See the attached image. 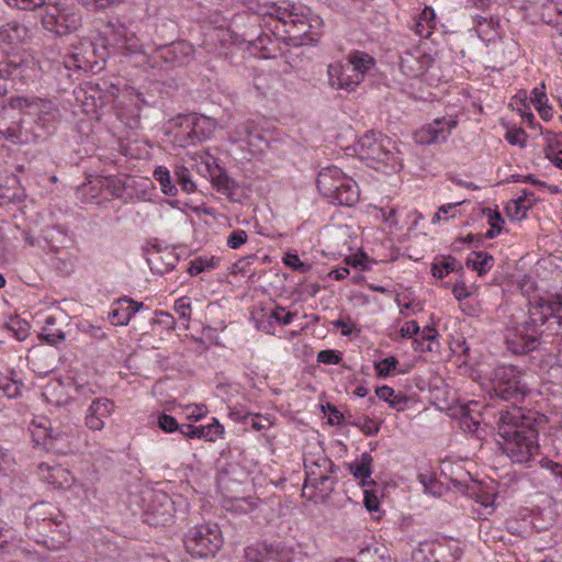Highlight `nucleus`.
<instances>
[{
	"instance_id": "obj_49",
	"label": "nucleus",
	"mask_w": 562,
	"mask_h": 562,
	"mask_svg": "<svg viewBox=\"0 0 562 562\" xmlns=\"http://www.w3.org/2000/svg\"><path fill=\"white\" fill-rule=\"evenodd\" d=\"M483 214L491 226V228L485 233V236L492 239L502 232L504 218L502 217L499 212L492 210L490 207L484 209Z\"/></svg>"
},
{
	"instance_id": "obj_11",
	"label": "nucleus",
	"mask_w": 562,
	"mask_h": 562,
	"mask_svg": "<svg viewBox=\"0 0 562 562\" xmlns=\"http://www.w3.org/2000/svg\"><path fill=\"white\" fill-rule=\"evenodd\" d=\"M224 542L220 526L204 522L191 527L183 539L186 551L195 558L214 557Z\"/></svg>"
},
{
	"instance_id": "obj_43",
	"label": "nucleus",
	"mask_w": 562,
	"mask_h": 562,
	"mask_svg": "<svg viewBox=\"0 0 562 562\" xmlns=\"http://www.w3.org/2000/svg\"><path fill=\"white\" fill-rule=\"evenodd\" d=\"M348 58L356 70L362 76V80L366 74H368L375 64L373 57L363 52H355L350 54Z\"/></svg>"
},
{
	"instance_id": "obj_7",
	"label": "nucleus",
	"mask_w": 562,
	"mask_h": 562,
	"mask_svg": "<svg viewBox=\"0 0 562 562\" xmlns=\"http://www.w3.org/2000/svg\"><path fill=\"white\" fill-rule=\"evenodd\" d=\"M316 182L318 192L329 203L352 206L359 201L357 182L336 166L323 168Z\"/></svg>"
},
{
	"instance_id": "obj_14",
	"label": "nucleus",
	"mask_w": 562,
	"mask_h": 562,
	"mask_svg": "<svg viewBox=\"0 0 562 562\" xmlns=\"http://www.w3.org/2000/svg\"><path fill=\"white\" fill-rule=\"evenodd\" d=\"M142 516L150 526H165L172 521L177 510L176 501L161 490H146L143 493Z\"/></svg>"
},
{
	"instance_id": "obj_26",
	"label": "nucleus",
	"mask_w": 562,
	"mask_h": 562,
	"mask_svg": "<svg viewBox=\"0 0 562 562\" xmlns=\"http://www.w3.org/2000/svg\"><path fill=\"white\" fill-rule=\"evenodd\" d=\"M30 431L33 441L37 446L53 448L55 442L63 439L59 432L53 434L50 422L44 416L33 419L30 425Z\"/></svg>"
},
{
	"instance_id": "obj_46",
	"label": "nucleus",
	"mask_w": 562,
	"mask_h": 562,
	"mask_svg": "<svg viewBox=\"0 0 562 562\" xmlns=\"http://www.w3.org/2000/svg\"><path fill=\"white\" fill-rule=\"evenodd\" d=\"M418 480L424 486V491L432 496H442L447 491V487L430 473H420Z\"/></svg>"
},
{
	"instance_id": "obj_27",
	"label": "nucleus",
	"mask_w": 562,
	"mask_h": 562,
	"mask_svg": "<svg viewBox=\"0 0 562 562\" xmlns=\"http://www.w3.org/2000/svg\"><path fill=\"white\" fill-rule=\"evenodd\" d=\"M143 306L142 302L128 299L119 300L111 306L108 318L114 326H125Z\"/></svg>"
},
{
	"instance_id": "obj_20",
	"label": "nucleus",
	"mask_w": 562,
	"mask_h": 562,
	"mask_svg": "<svg viewBox=\"0 0 562 562\" xmlns=\"http://www.w3.org/2000/svg\"><path fill=\"white\" fill-rule=\"evenodd\" d=\"M228 139L252 157L261 155L269 146L265 135L257 128H254L250 123H245L237 127L229 134Z\"/></svg>"
},
{
	"instance_id": "obj_4",
	"label": "nucleus",
	"mask_w": 562,
	"mask_h": 562,
	"mask_svg": "<svg viewBox=\"0 0 562 562\" xmlns=\"http://www.w3.org/2000/svg\"><path fill=\"white\" fill-rule=\"evenodd\" d=\"M533 418L517 405L501 413L498 434L504 453L515 463H526L539 452Z\"/></svg>"
},
{
	"instance_id": "obj_37",
	"label": "nucleus",
	"mask_w": 562,
	"mask_h": 562,
	"mask_svg": "<svg viewBox=\"0 0 562 562\" xmlns=\"http://www.w3.org/2000/svg\"><path fill=\"white\" fill-rule=\"evenodd\" d=\"M221 259L216 256H199L189 262L188 273L192 277L216 269Z\"/></svg>"
},
{
	"instance_id": "obj_3",
	"label": "nucleus",
	"mask_w": 562,
	"mask_h": 562,
	"mask_svg": "<svg viewBox=\"0 0 562 562\" xmlns=\"http://www.w3.org/2000/svg\"><path fill=\"white\" fill-rule=\"evenodd\" d=\"M106 36V42L113 48V52H121L128 63L140 68L158 67L161 60L182 65L188 63L194 53L193 46L187 42L161 46L151 53L149 47L144 49L139 46L135 33L120 22L109 23Z\"/></svg>"
},
{
	"instance_id": "obj_58",
	"label": "nucleus",
	"mask_w": 562,
	"mask_h": 562,
	"mask_svg": "<svg viewBox=\"0 0 562 562\" xmlns=\"http://www.w3.org/2000/svg\"><path fill=\"white\" fill-rule=\"evenodd\" d=\"M330 324L334 328L340 329L341 335L346 337L351 336L353 333H360V329L357 328L350 316L340 317Z\"/></svg>"
},
{
	"instance_id": "obj_52",
	"label": "nucleus",
	"mask_w": 562,
	"mask_h": 562,
	"mask_svg": "<svg viewBox=\"0 0 562 562\" xmlns=\"http://www.w3.org/2000/svg\"><path fill=\"white\" fill-rule=\"evenodd\" d=\"M463 203H464V200L454 202V203L442 204L438 209V212L432 216L431 223L437 224L442 220L448 221L450 218H456L460 214L459 207Z\"/></svg>"
},
{
	"instance_id": "obj_41",
	"label": "nucleus",
	"mask_w": 562,
	"mask_h": 562,
	"mask_svg": "<svg viewBox=\"0 0 562 562\" xmlns=\"http://www.w3.org/2000/svg\"><path fill=\"white\" fill-rule=\"evenodd\" d=\"M127 179L128 176L126 175L109 177L105 179L104 186L114 198L121 199L125 202L127 192Z\"/></svg>"
},
{
	"instance_id": "obj_2",
	"label": "nucleus",
	"mask_w": 562,
	"mask_h": 562,
	"mask_svg": "<svg viewBox=\"0 0 562 562\" xmlns=\"http://www.w3.org/2000/svg\"><path fill=\"white\" fill-rule=\"evenodd\" d=\"M529 305V321L507 331L508 348L514 353H526L536 349L540 338L554 336L552 342L562 352V291L530 297Z\"/></svg>"
},
{
	"instance_id": "obj_23",
	"label": "nucleus",
	"mask_w": 562,
	"mask_h": 562,
	"mask_svg": "<svg viewBox=\"0 0 562 562\" xmlns=\"http://www.w3.org/2000/svg\"><path fill=\"white\" fill-rule=\"evenodd\" d=\"M114 407V402L106 397H99L93 400L86 412V426L94 431L102 430L105 425L104 419L113 414Z\"/></svg>"
},
{
	"instance_id": "obj_53",
	"label": "nucleus",
	"mask_w": 562,
	"mask_h": 562,
	"mask_svg": "<svg viewBox=\"0 0 562 562\" xmlns=\"http://www.w3.org/2000/svg\"><path fill=\"white\" fill-rule=\"evenodd\" d=\"M398 366V361L395 357L390 356L374 362V370L378 378H389L392 375Z\"/></svg>"
},
{
	"instance_id": "obj_16",
	"label": "nucleus",
	"mask_w": 562,
	"mask_h": 562,
	"mask_svg": "<svg viewBox=\"0 0 562 562\" xmlns=\"http://www.w3.org/2000/svg\"><path fill=\"white\" fill-rule=\"evenodd\" d=\"M461 542L452 538H438L420 542L413 552L415 562H456L462 555Z\"/></svg>"
},
{
	"instance_id": "obj_48",
	"label": "nucleus",
	"mask_w": 562,
	"mask_h": 562,
	"mask_svg": "<svg viewBox=\"0 0 562 562\" xmlns=\"http://www.w3.org/2000/svg\"><path fill=\"white\" fill-rule=\"evenodd\" d=\"M422 338H417L413 341V348L418 352L431 351L430 345L426 346L425 341L432 342L437 340L438 331L432 325H427L422 329Z\"/></svg>"
},
{
	"instance_id": "obj_60",
	"label": "nucleus",
	"mask_w": 562,
	"mask_h": 562,
	"mask_svg": "<svg viewBox=\"0 0 562 562\" xmlns=\"http://www.w3.org/2000/svg\"><path fill=\"white\" fill-rule=\"evenodd\" d=\"M209 409L203 404H189L183 407V414L187 419L198 422L204 418Z\"/></svg>"
},
{
	"instance_id": "obj_62",
	"label": "nucleus",
	"mask_w": 562,
	"mask_h": 562,
	"mask_svg": "<svg viewBox=\"0 0 562 562\" xmlns=\"http://www.w3.org/2000/svg\"><path fill=\"white\" fill-rule=\"evenodd\" d=\"M452 293L456 300L462 303L475 293V288L473 285H467L462 280H459L452 285Z\"/></svg>"
},
{
	"instance_id": "obj_12",
	"label": "nucleus",
	"mask_w": 562,
	"mask_h": 562,
	"mask_svg": "<svg viewBox=\"0 0 562 562\" xmlns=\"http://www.w3.org/2000/svg\"><path fill=\"white\" fill-rule=\"evenodd\" d=\"M400 69L404 76L423 78L429 86L441 79V71L434 55L422 45L401 55Z\"/></svg>"
},
{
	"instance_id": "obj_36",
	"label": "nucleus",
	"mask_w": 562,
	"mask_h": 562,
	"mask_svg": "<svg viewBox=\"0 0 562 562\" xmlns=\"http://www.w3.org/2000/svg\"><path fill=\"white\" fill-rule=\"evenodd\" d=\"M375 396L387 403L389 406L396 411H404L407 404V397L389 385L378 386L375 389Z\"/></svg>"
},
{
	"instance_id": "obj_24",
	"label": "nucleus",
	"mask_w": 562,
	"mask_h": 562,
	"mask_svg": "<svg viewBox=\"0 0 562 562\" xmlns=\"http://www.w3.org/2000/svg\"><path fill=\"white\" fill-rule=\"evenodd\" d=\"M76 102L82 112L90 117L99 119L100 109L103 105L101 93L97 86L86 85L74 90Z\"/></svg>"
},
{
	"instance_id": "obj_18",
	"label": "nucleus",
	"mask_w": 562,
	"mask_h": 562,
	"mask_svg": "<svg viewBox=\"0 0 562 562\" xmlns=\"http://www.w3.org/2000/svg\"><path fill=\"white\" fill-rule=\"evenodd\" d=\"M296 314L278 305L257 308L251 313L255 327L269 335H278V328L290 325Z\"/></svg>"
},
{
	"instance_id": "obj_1",
	"label": "nucleus",
	"mask_w": 562,
	"mask_h": 562,
	"mask_svg": "<svg viewBox=\"0 0 562 562\" xmlns=\"http://www.w3.org/2000/svg\"><path fill=\"white\" fill-rule=\"evenodd\" d=\"M60 120L58 105L49 99L12 97L0 106V134L15 144L40 137L38 131L50 133Z\"/></svg>"
},
{
	"instance_id": "obj_33",
	"label": "nucleus",
	"mask_w": 562,
	"mask_h": 562,
	"mask_svg": "<svg viewBox=\"0 0 562 562\" xmlns=\"http://www.w3.org/2000/svg\"><path fill=\"white\" fill-rule=\"evenodd\" d=\"M178 262V259L171 250H156L150 252L148 257V263L153 271L158 273H165L172 270Z\"/></svg>"
},
{
	"instance_id": "obj_45",
	"label": "nucleus",
	"mask_w": 562,
	"mask_h": 562,
	"mask_svg": "<svg viewBox=\"0 0 562 562\" xmlns=\"http://www.w3.org/2000/svg\"><path fill=\"white\" fill-rule=\"evenodd\" d=\"M43 395L48 402L56 405H64L68 401L67 396L64 394V385L59 381L48 383L44 387Z\"/></svg>"
},
{
	"instance_id": "obj_13",
	"label": "nucleus",
	"mask_w": 562,
	"mask_h": 562,
	"mask_svg": "<svg viewBox=\"0 0 562 562\" xmlns=\"http://www.w3.org/2000/svg\"><path fill=\"white\" fill-rule=\"evenodd\" d=\"M110 55L109 47L97 48L93 43L86 40L79 41L78 45H72L69 54L64 59V68L69 78L79 71H99L102 69L100 61L105 60Z\"/></svg>"
},
{
	"instance_id": "obj_44",
	"label": "nucleus",
	"mask_w": 562,
	"mask_h": 562,
	"mask_svg": "<svg viewBox=\"0 0 562 562\" xmlns=\"http://www.w3.org/2000/svg\"><path fill=\"white\" fill-rule=\"evenodd\" d=\"M395 302L403 316L415 315L423 311V304L416 299L408 297L406 294H397Z\"/></svg>"
},
{
	"instance_id": "obj_19",
	"label": "nucleus",
	"mask_w": 562,
	"mask_h": 562,
	"mask_svg": "<svg viewBox=\"0 0 562 562\" xmlns=\"http://www.w3.org/2000/svg\"><path fill=\"white\" fill-rule=\"evenodd\" d=\"M458 121L453 115L438 117L418 128L414 138L418 144L431 145L443 143L457 127Z\"/></svg>"
},
{
	"instance_id": "obj_55",
	"label": "nucleus",
	"mask_w": 562,
	"mask_h": 562,
	"mask_svg": "<svg viewBox=\"0 0 562 562\" xmlns=\"http://www.w3.org/2000/svg\"><path fill=\"white\" fill-rule=\"evenodd\" d=\"M173 310L182 321L183 327L188 329L191 319V300L188 296L176 300Z\"/></svg>"
},
{
	"instance_id": "obj_5",
	"label": "nucleus",
	"mask_w": 562,
	"mask_h": 562,
	"mask_svg": "<svg viewBox=\"0 0 562 562\" xmlns=\"http://www.w3.org/2000/svg\"><path fill=\"white\" fill-rule=\"evenodd\" d=\"M355 153L368 167L386 175L396 172L402 167L394 142L382 133H366L356 143Z\"/></svg>"
},
{
	"instance_id": "obj_57",
	"label": "nucleus",
	"mask_w": 562,
	"mask_h": 562,
	"mask_svg": "<svg viewBox=\"0 0 562 562\" xmlns=\"http://www.w3.org/2000/svg\"><path fill=\"white\" fill-rule=\"evenodd\" d=\"M244 424L246 425L247 428H250L255 431H262L269 429L272 426V420L269 416L250 413L248 423Z\"/></svg>"
},
{
	"instance_id": "obj_31",
	"label": "nucleus",
	"mask_w": 562,
	"mask_h": 562,
	"mask_svg": "<svg viewBox=\"0 0 562 562\" xmlns=\"http://www.w3.org/2000/svg\"><path fill=\"white\" fill-rule=\"evenodd\" d=\"M244 562H284V559L272 547L257 543L245 548Z\"/></svg>"
},
{
	"instance_id": "obj_42",
	"label": "nucleus",
	"mask_w": 562,
	"mask_h": 562,
	"mask_svg": "<svg viewBox=\"0 0 562 562\" xmlns=\"http://www.w3.org/2000/svg\"><path fill=\"white\" fill-rule=\"evenodd\" d=\"M225 435V427L217 418H212V423L205 426H199V439L214 442Z\"/></svg>"
},
{
	"instance_id": "obj_54",
	"label": "nucleus",
	"mask_w": 562,
	"mask_h": 562,
	"mask_svg": "<svg viewBox=\"0 0 562 562\" xmlns=\"http://www.w3.org/2000/svg\"><path fill=\"white\" fill-rule=\"evenodd\" d=\"M173 173L183 191L191 193L195 190V183L191 179L190 170L184 164L177 165L173 169Z\"/></svg>"
},
{
	"instance_id": "obj_32",
	"label": "nucleus",
	"mask_w": 562,
	"mask_h": 562,
	"mask_svg": "<svg viewBox=\"0 0 562 562\" xmlns=\"http://www.w3.org/2000/svg\"><path fill=\"white\" fill-rule=\"evenodd\" d=\"M529 100L543 121H550L553 117L554 112L549 104V98L543 82L530 91Z\"/></svg>"
},
{
	"instance_id": "obj_6",
	"label": "nucleus",
	"mask_w": 562,
	"mask_h": 562,
	"mask_svg": "<svg viewBox=\"0 0 562 562\" xmlns=\"http://www.w3.org/2000/svg\"><path fill=\"white\" fill-rule=\"evenodd\" d=\"M267 14L278 19L284 25H291L295 29V36H299L304 43L314 42L319 36L323 20L313 14L311 9L302 3L281 0L272 3Z\"/></svg>"
},
{
	"instance_id": "obj_28",
	"label": "nucleus",
	"mask_w": 562,
	"mask_h": 562,
	"mask_svg": "<svg viewBox=\"0 0 562 562\" xmlns=\"http://www.w3.org/2000/svg\"><path fill=\"white\" fill-rule=\"evenodd\" d=\"M536 201L537 199L532 192L521 190L507 202L505 206L506 214L512 221H521L526 218L528 211L535 205Z\"/></svg>"
},
{
	"instance_id": "obj_9",
	"label": "nucleus",
	"mask_w": 562,
	"mask_h": 562,
	"mask_svg": "<svg viewBox=\"0 0 562 562\" xmlns=\"http://www.w3.org/2000/svg\"><path fill=\"white\" fill-rule=\"evenodd\" d=\"M305 482L302 495L314 503H322L334 490V481L330 477L331 461L325 456H318L315 460L306 458Z\"/></svg>"
},
{
	"instance_id": "obj_17",
	"label": "nucleus",
	"mask_w": 562,
	"mask_h": 562,
	"mask_svg": "<svg viewBox=\"0 0 562 562\" xmlns=\"http://www.w3.org/2000/svg\"><path fill=\"white\" fill-rule=\"evenodd\" d=\"M38 70V64L32 54L13 56L0 63V81L11 80L25 83L37 77ZM5 91L7 87L0 82V95L5 93Z\"/></svg>"
},
{
	"instance_id": "obj_56",
	"label": "nucleus",
	"mask_w": 562,
	"mask_h": 562,
	"mask_svg": "<svg viewBox=\"0 0 562 562\" xmlns=\"http://www.w3.org/2000/svg\"><path fill=\"white\" fill-rule=\"evenodd\" d=\"M492 262L493 257L484 251L475 252L473 257L469 259V263H471L473 269L476 270L480 274H483L490 270Z\"/></svg>"
},
{
	"instance_id": "obj_38",
	"label": "nucleus",
	"mask_w": 562,
	"mask_h": 562,
	"mask_svg": "<svg viewBox=\"0 0 562 562\" xmlns=\"http://www.w3.org/2000/svg\"><path fill=\"white\" fill-rule=\"evenodd\" d=\"M329 83L335 89H345L351 91L356 88V85L351 81V78L347 75L340 64L330 65L328 67Z\"/></svg>"
},
{
	"instance_id": "obj_35",
	"label": "nucleus",
	"mask_w": 562,
	"mask_h": 562,
	"mask_svg": "<svg viewBox=\"0 0 562 562\" xmlns=\"http://www.w3.org/2000/svg\"><path fill=\"white\" fill-rule=\"evenodd\" d=\"M436 13L431 7H426L416 18L414 31L419 37L427 38L436 26Z\"/></svg>"
},
{
	"instance_id": "obj_15",
	"label": "nucleus",
	"mask_w": 562,
	"mask_h": 562,
	"mask_svg": "<svg viewBox=\"0 0 562 562\" xmlns=\"http://www.w3.org/2000/svg\"><path fill=\"white\" fill-rule=\"evenodd\" d=\"M488 387V392L495 396L505 401H514L515 403L524 400L527 393L526 385L521 383L520 372L512 366L496 368L490 380Z\"/></svg>"
},
{
	"instance_id": "obj_8",
	"label": "nucleus",
	"mask_w": 562,
	"mask_h": 562,
	"mask_svg": "<svg viewBox=\"0 0 562 562\" xmlns=\"http://www.w3.org/2000/svg\"><path fill=\"white\" fill-rule=\"evenodd\" d=\"M38 16L43 29L56 36L77 31L82 21L75 0H45Z\"/></svg>"
},
{
	"instance_id": "obj_10",
	"label": "nucleus",
	"mask_w": 562,
	"mask_h": 562,
	"mask_svg": "<svg viewBox=\"0 0 562 562\" xmlns=\"http://www.w3.org/2000/svg\"><path fill=\"white\" fill-rule=\"evenodd\" d=\"M108 92L113 98V108L117 117L130 128H136L139 124V113L145 100L140 92L117 78L111 82Z\"/></svg>"
},
{
	"instance_id": "obj_34",
	"label": "nucleus",
	"mask_w": 562,
	"mask_h": 562,
	"mask_svg": "<svg viewBox=\"0 0 562 562\" xmlns=\"http://www.w3.org/2000/svg\"><path fill=\"white\" fill-rule=\"evenodd\" d=\"M372 456L368 452L361 454L359 459L349 464L350 473L361 482L362 485L371 483Z\"/></svg>"
},
{
	"instance_id": "obj_39",
	"label": "nucleus",
	"mask_w": 562,
	"mask_h": 562,
	"mask_svg": "<svg viewBox=\"0 0 562 562\" xmlns=\"http://www.w3.org/2000/svg\"><path fill=\"white\" fill-rule=\"evenodd\" d=\"M154 179L159 183L160 190L165 195L176 196L177 186L172 182L170 170L165 166H157L153 172Z\"/></svg>"
},
{
	"instance_id": "obj_30",
	"label": "nucleus",
	"mask_w": 562,
	"mask_h": 562,
	"mask_svg": "<svg viewBox=\"0 0 562 562\" xmlns=\"http://www.w3.org/2000/svg\"><path fill=\"white\" fill-rule=\"evenodd\" d=\"M40 472L43 480L57 488L67 490L74 483L72 474L60 465L49 467L48 464H41Z\"/></svg>"
},
{
	"instance_id": "obj_22",
	"label": "nucleus",
	"mask_w": 562,
	"mask_h": 562,
	"mask_svg": "<svg viewBox=\"0 0 562 562\" xmlns=\"http://www.w3.org/2000/svg\"><path fill=\"white\" fill-rule=\"evenodd\" d=\"M184 124L189 130L188 144L206 140L213 136L217 127H226L225 124H220L214 119L202 114L188 115L184 120Z\"/></svg>"
},
{
	"instance_id": "obj_61",
	"label": "nucleus",
	"mask_w": 562,
	"mask_h": 562,
	"mask_svg": "<svg viewBox=\"0 0 562 562\" xmlns=\"http://www.w3.org/2000/svg\"><path fill=\"white\" fill-rule=\"evenodd\" d=\"M527 134L524 130L518 127H510L506 131L505 139L510 144L519 147H525L527 143Z\"/></svg>"
},
{
	"instance_id": "obj_59",
	"label": "nucleus",
	"mask_w": 562,
	"mask_h": 562,
	"mask_svg": "<svg viewBox=\"0 0 562 562\" xmlns=\"http://www.w3.org/2000/svg\"><path fill=\"white\" fill-rule=\"evenodd\" d=\"M241 392V386L237 383H221L216 387V394L225 402H231Z\"/></svg>"
},
{
	"instance_id": "obj_25",
	"label": "nucleus",
	"mask_w": 562,
	"mask_h": 562,
	"mask_svg": "<svg viewBox=\"0 0 562 562\" xmlns=\"http://www.w3.org/2000/svg\"><path fill=\"white\" fill-rule=\"evenodd\" d=\"M183 162L194 167L196 171L205 178H214L221 172L217 159L205 150L188 154L186 158H183Z\"/></svg>"
},
{
	"instance_id": "obj_29",
	"label": "nucleus",
	"mask_w": 562,
	"mask_h": 562,
	"mask_svg": "<svg viewBox=\"0 0 562 562\" xmlns=\"http://www.w3.org/2000/svg\"><path fill=\"white\" fill-rule=\"evenodd\" d=\"M126 203L151 201L154 186L147 179L128 176Z\"/></svg>"
},
{
	"instance_id": "obj_64",
	"label": "nucleus",
	"mask_w": 562,
	"mask_h": 562,
	"mask_svg": "<svg viewBox=\"0 0 562 562\" xmlns=\"http://www.w3.org/2000/svg\"><path fill=\"white\" fill-rule=\"evenodd\" d=\"M248 240V235L244 229L233 231L226 240V245L231 249H238Z\"/></svg>"
},
{
	"instance_id": "obj_63",
	"label": "nucleus",
	"mask_w": 562,
	"mask_h": 562,
	"mask_svg": "<svg viewBox=\"0 0 562 562\" xmlns=\"http://www.w3.org/2000/svg\"><path fill=\"white\" fill-rule=\"evenodd\" d=\"M283 263L299 272H307L311 269V266L306 262H303L296 254L288 252L283 257Z\"/></svg>"
},
{
	"instance_id": "obj_51",
	"label": "nucleus",
	"mask_w": 562,
	"mask_h": 562,
	"mask_svg": "<svg viewBox=\"0 0 562 562\" xmlns=\"http://www.w3.org/2000/svg\"><path fill=\"white\" fill-rule=\"evenodd\" d=\"M5 326L19 341H24L29 336V323L18 316L10 317L7 321Z\"/></svg>"
},
{
	"instance_id": "obj_21",
	"label": "nucleus",
	"mask_w": 562,
	"mask_h": 562,
	"mask_svg": "<svg viewBox=\"0 0 562 562\" xmlns=\"http://www.w3.org/2000/svg\"><path fill=\"white\" fill-rule=\"evenodd\" d=\"M30 37L29 29L18 22H9L0 26V52L11 58L13 56H23L22 54H14Z\"/></svg>"
},
{
	"instance_id": "obj_47",
	"label": "nucleus",
	"mask_w": 562,
	"mask_h": 562,
	"mask_svg": "<svg viewBox=\"0 0 562 562\" xmlns=\"http://www.w3.org/2000/svg\"><path fill=\"white\" fill-rule=\"evenodd\" d=\"M496 495L493 492L481 491L476 495L477 508L475 509L481 516H488L495 509Z\"/></svg>"
},
{
	"instance_id": "obj_40",
	"label": "nucleus",
	"mask_w": 562,
	"mask_h": 562,
	"mask_svg": "<svg viewBox=\"0 0 562 562\" xmlns=\"http://www.w3.org/2000/svg\"><path fill=\"white\" fill-rule=\"evenodd\" d=\"M480 413L470 406L461 408L460 427L463 431L480 437Z\"/></svg>"
},
{
	"instance_id": "obj_50",
	"label": "nucleus",
	"mask_w": 562,
	"mask_h": 562,
	"mask_svg": "<svg viewBox=\"0 0 562 562\" xmlns=\"http://www.w3.org/2000/svg\"><path fill=\"white\" fill-rule=\"evenodd\" d=\"M546 157L558 168L562 169V135L549 139Z\"/></svg>"
}]
</instances>
